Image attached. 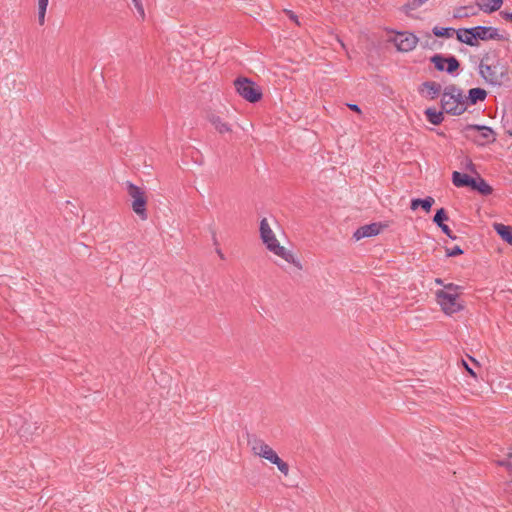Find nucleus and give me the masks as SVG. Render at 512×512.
Returning <instances> with one entry per match:
<instances>
[{"mask_svg": "<svg viewBox=\"0 0 512 512\" xmlns=\"http://www.w3.org/2000/svg\"><path fill=\"white\" fill-rule=\"evenodd\" d=\"M435 295L437 302L446 314H453L463 309V306L457 302V298L459 296L458 293L437 290Z\"/></svg>", "mask_w": 512, "mask_h": 512, "instance_id": "obj_4", "label": "nucleus"}, {"mask_svg": "<svg viewBox=\"0 0 512 512\" xmlns=\"http://www.w3.org/2000/svg\"><path fill=\"white\" fill-rule=\"evenodd\" d=\"M479 74L490 85L500 86L504 73L497 72V66L484 64L483 60L479 64Z\"/></svg>", "mask_w": 512, "mask_h": 512, "instance_id": "obj_6", "label": "nucleus"}, {"mask_svg": "<svg viewBox=\"0 0 512 512\" xmlns=\"http://www.w3.org/2000/svg\"><path fill=\"white\" fill-rule=\"evenodd\" d=\"M127 193L129 197L132 199V209L133 211L143 220L147 219V197L145 192L139 186L127 182Z\"/></svg>", "mask_w": 512, "mask_h": 512, "instance_id": "obj_2", "label": "nucleus"}, {"mask_svg": "<svg viewBox=\"0 0 512 512\" xmlns=\"http://www.w3.org/2000/svg\"><path fill=\"white\" fill-rule=\"evenodd\" d=\"M424 115L427 121L433 125H440L444 120V111H437L433 107L426 108L424 111Z\"/></svg>", "mask_w": 512, "mask_h": 512, "instance_id": "obj_20", "label": "nucleus"}, {"mask_svg": "<svg viewBox=\"0 0 512 512\" xmlns=\"http://www.w3.org/2000/svg\"><path fill=\"white\" fill-rule=\"evenodd\" d=\"M487 97V91L483 88H471L468 95L465 97V103L468 105H475L478 102L484 101Z\"/></svg>", "mask_w": 512, "mask_h": 512, "instance_id": "obj_14", "label": "nucleus"}, {"mask_svg": "<svg viewBox=\"0 0 512 512\" xmlns=\"http://www.w3.org/2000/svg\"><path fill=\"white\" fill-rule=\"evenodd\" d=\"M466 169L469 170L470 172L478 174L476 171L475 164L470 159L467 160Z\"/></svg>", "mask_w": 512, "mask_h": 512, "instance_id": "obj_41", "label": "nucleus"}, {"mask_svg": "<svg viewBox=\"0 0 512 512\" xmlns=\"http://www.w3.org/2000/svg\"><path fill=\"white\" fill-rule=\"evenodd\" d=\"M435 200L431 196H427L424 199L421 198H413L410 203L411 210H416L419 207H422V209L425 212H429L434 204Z\"/></svg>", "mask_w": 512, "mask_h": 512, "instance_id": "obj_19", "label": "nucleus"}, {"mask_svg": "<svg viewBox=\"0 0 512 512\" xmlns=\"http://www.w3.org/2000/svg\"><path fill=\"white\" fill-rule=\"evenodd\" d=\"M432 33L436 37L451 38L456 33V29H454L452 27H439V26H435L432 29Z\"/></svg>", "mask_w": 512, "mask_h": 512, "instance_id": "obj_25", "label": "nucleus"}, {"mask_svg": "<svg viewBox=\"0 0 512 512\" xmlns=\"http://www.w3.org/2000/svg\"><path fill=\"white\" fill-rule=\"evenodd\" d=\"M447 257H456L462 255L464 253L463 249L460 246H454L452 248L445 249Z\"/></svg>", "mask_w": 512, "mask_h": 512, "instance_id": "obj_33", "label": "nucleus"}, {"mask_svg": "<svg viewBox=\"0 0 512 512\" xmlns=\"http://www.w3.org/2000/svg\"><path fill=\"white\" fill-rule=\"evenodd\" d=\"M349 109L356 113H361V109L357 104H348Z\"/></svg>", "mask_w": 512, "mask_h": 512, "instance_id": "obj_43", "label": "nucleus"}, {"mask_svg": "<svg viewBox=\"0 0 512 512\" xmlns=\"http://www.w3.org/2000/svg\"><path fill=\"white\" fill-rule=\"evenodd\" d=\"M466 131H479L480 132V138L481 140H476V143L478 145H485V144H491L496 141V133L495 131L488 126L485 125H479V124H468L465 127Z\"/></svg>", "mask_w": 512, "mask_h": 512, "instance_id": "obj_7", "label": "nucleus"}, {"mask_svg": "<svg viewBox=\"0 0 512 512\" xmlns=\"http://www.w3.org/2000/svg\"><path fill=\"white\" fill-rule=\"evenodd\" d=\"M448 220L447 212L444 208H440L436 210V213L433 217V222L440 227V225L445 224L444 222Z\"/></svg>", "mask_w": 512, "mask_h": 512, "instance_id": "obj_26", "label": "nucleus"}, {"mask_svg": "<svg viewBox=\"0 0 512 512\" xmlns=\"http://www.w3.org/2000/svg\"><path fill=\"white\" fill-rule=\"evenodd\" d=\"M508 134H509L510 136H512V130H509V131H508Z\"/></svg>", "mask_w": 512, "mask_h": 512, "instance_id": "obj_46", "label": "nucleus"}, {"mask_svg": "<svg viewBox=\"0 0 512 512\" xmlns=\"http://www.w3.org/2000/svg\"><path fill=\"white\" fill-rule=\"evenodd\" d=\"M48 3L49 0H38V20L40 25L44 24Z\"/></svg>", "mask_w": 512, "mask_h": 512, "instance_id": "obj_27", "label": "nucleus"}, {"mask_svg": "<svg viewBox=\"0 0 512 512\" xmlns=\"http://www.w3.org/2000/svg\"><path fill=\"white\" fill-rule=\"evenodd\" d=\"M439 228H440V229H441V231H442V232H443L447 237H449L451 240H456V239H457L456 235H454V234L452 233V231H451V229L449 228V226H448V225L443 224V225H440V227H439Z\"/></svg>", "mask_w": 512, "mask_h": 512, "instance_id": "obj_35", "label": "nucleus"}, {"mask_svg": "<svg viewBox=\"0 0 512 512\" xmlns=\"http://www.w3.org/2000/svg\"><path fill=\"white\" fill-rule=\"evenodd\" d=\"M443 94L445 97L453 99V103L464 106L465 96L463 95V90L455 84L447 85L443 90Z\"/></svg>", "mask_w": 512, "mask_h": 512, "instance_id": "obj_12", "label": "nucleus"}, {"mask_svg": "<svg viewBox=\"0 0 512 512\" xmlns=\"http://www.w3.org/2000/svg\"><path fill=\"white\" fill-rule=\"evenodd\" d=\"M247 443L251 447L253 453L260 457L266 454L271 447L267 445L263 440L258 438L255 434L247 433Z\"/></svg>", "mask_w": 512, "mask_h": 512, "instance_id": "obj_10", "label": "nucleus"}, {"mask_svg": "<svg viewBox=\"0 0 512 512\" xmlns=\"http://www.w3.org/2000/svg\"><path fill=\"white\" fill-rule=\"evenodd\" d=\"M262 241L266 245L267 249L273 253L277 250L276 246H281L278 240L276 239L275 234H272L267 238H263Z\"/></svg>", "mask_w": 512, "mask_h": 512, "instance_id": "obj_28", "label": "nucleus"}, {"mask_svg": "<svg viewBox=\"0 0 512 512\" xmlns=\"http://www.w3.org/2000/svg\"><path fill=\"white\" fill-rule=\"evenodd\" d=\"M425 37L427 38V40L422 44L423 48H432V44L430 43V41H432V43H435V41L432 40L431 34L429 32H426Z\"/></svg>", "mask_w": 512, "mask_h": 512, "instance_id": "obj_39", "label": "nucleus"}, {"mask_svg": "<svg viewBox=\"0 0 512 512\" xmlns=\"http://www.w3.org/2000/svg\"><path fill=\"white\" fill-rule=\"evenodd\" d=\"M423 5L421 0H408L403 6L402 11L409 14L410 11L416 10Z\"/></svg>", "mask_w": 512, "mask_h": 512, "instance_id": "obj_29", "label": "nucleus"}, {"mask_svg": "<svg viewBox=\"0 0 512 512\" xmlns=\"http://www.w3.org/2000/svg\"><path fill=\"white\" fill-rule=\"evenodd\" d=\"M462 362H463V365L465 366L466 371H467V372H468L472 377L476 378V373H475V371H474L471 367H469V365H468L464 360H462Z\"/></svg>", "mask_w": 512, "mask_h": 512, "instance_id": "obj_42", "label": "nucleus"}, {"mask_svg": "<svg viewBox=\"0 0 512 512\" xmlns=\"http://www.w3.org/2000/svg\"><path fill=\"white\" fill-rule=\"evenodd\" d=\"M236 92L247 102L256 103L263 97L262 89L250 78L239 76L234 80Z\"/></svg>", "mask_w": 512, "mask_h": 512, "instance_id": "obj_1", "label": "nucleus"}, {"mask_svg": "<svg viewBox=\"0 0 512 512\" xmlns=\"http://www.w3.org/2000/svg\"><path fill=\"white\" fill-rule=\"evenodd\" d=\"M498 464L512 471V452L508 454L506 459L498 461Z\"/></svg>", "mask_w": 512, "mask_h": 512, "instance_id": "obj_36", "label": "nucleus"}, {"mask_svg": "<svg viewBox=\"0 0 512 512\" xmlns=\"http://www.w3.org/2000/svg\"><path fill=\"white\" fill-rule=\"evenodd\" d=\"M134 6H135V9L137 10L140 18L142 20H144L145 18V11H144V7H143V4H142V1L141 0H132Z\"/></svg>", "mask_w": 512, "mask_h": 512, "instance_id": "obj_34", "label": "nucleus"}, {"mask_svg": "<svg viewBox=\"0 0 512 512\" xmlns=\"http://www.w3.org/2000/svg\"><path fill=\"white\" fill-rule=\"evenodd\" d=\"M471 190L482 196H489L493 192V188L479 174H477V178H474Z\"/></svg>", "mask_w": 512, "mask_h": 512, "instance_id": "obj_15", "label": "nucleus"}, {"mask_svg": "<svg viewBox=\"0 0 512 512\" xmlns=\"http://www.w3.org/2000/svg\"><path fill=\"white\" fill-rule=\"evenodd\" d=\"M479 10L485 13H492L499 10L503 4V0H475Z\"/></svg>", "mask_w": 512, "mask_h": 512, "instance_id": "obj_17", "label": "nucleus"}, {"mask_svg": "<svg viewBox=\"0 0 512 512\" xmlns=\"http://www.w3.org/2000/svg\"><path fill=\"white\" fill-rule=\"evenodd\" d=\"M272 234H274V232L270 228L267 219L263 218L260 221V237H261V239L267 238L268 236H270Z\"/></svg>", "mask_w": 512, "mask_h": 512, "instance_id": "obj_31", "label": "nucleus"}, {"mask_svg": "<svg viewBox=\"0 0 512 512\" xmlns=\"http://www.w3.org/2000/svg\"><path fill=\"white\" fill-rule=\"evenodd\" d=\"M440 103L442 110L452 116H459L466 111V106H460L459 104L453 103V99L445 97L443 93Z\"/></svg>", "mask_w": 512, "mask_h": 512, "instance_id": "obj_11", "label": "nucleus"}, {"mask_svg": "<svg viewBox=\"0 0 512 512\" xmlns=\"http://www.w3.org/2000/svg\"><path fill=\"white\" fill-rule=\"evenodd\" d=\"M430 62L434 65L437 71L444 72L447 64V56L440 53L434 54L430 57Z\"/></svg>", "mask_w": 512, "mask_h": 512, "instance_id": "obj_24", "label": "nucleus"}, {"mask_svg": "<svg viewBox=\"0 0 512 512\" xmlns=\"http://www.w3.org/2000/svg\"><path fill=\"white\" fill-rule=\"evenodd\" d=\"M381 225L378 223H371L359 227L353 234V238L359 241L363 238L376 236L380 233Z\"/></svg>", "mask_w": 512, "mask_h": 512, "instance_id": "obj_9", "label": "nucleus"}, {"mask_svg": "<svg viewBox=\"0 0 512 512\" xmlns=\"http://www.w3.org/2000/svg\"><path fill=\"white\" fill-rule=\"evenodd\" d=\"M469 38L466 40L469 43L475 44L477 46L478 40L487 41V40H503L504 37L498 33V29L490 26H475L468 28Z\"/></svg>", "mask_w": 512, "mask_h": 512, "instance_id": "obj_3", "label": "nucleus"}, {"mask_svg": "<svg viewBox=\"0 0 512 512\" xmlns=\"http://www.w3.org/2000/svg\"><path fill=\"white\" fill-rule=\"evenodd\" d=\"M444 289L446 292L458 293V291L461 289V286L454 283H448L444 285Z\"/></svg>", "mask_w": 512, "mask_h": 512, "instance_id": "obj_37", "label": "nucleus"}, {"mask_svg": "<svg viewBox=\"0 0 512 512\" xmlns=\"http://www.w3.org/2000/svg\"><path fill=\"white\" fill-rule=\"evenodd\" d=\"M493 228L503 241L512 245V227L502 223H494Z\"/></svg>", "mask_w": 512, "mask_h": 512, "instance_id": "obj_21", "label": "nucleus"}, {"mask_svg": "<svg viewBox=\"0 0 512 512\" xmlns=\"http://www.w3.org/2000/svg\"><path fill=\"white\" fill-rule=\"evenodd\" d=\"M276 249L277 250L274 252L275 255L283 258L288 263L293 264L298 269H302V265H301L300 261L294 257V254L292 253V251L287 250L283 246H276Z\"/></svg>", "mask_w": 512, "mask_h": 512, "instance_id": "obj_18", "label": "nucleus"}, {"mask_svg": "<svg viewBox=\"0 0 512 512\" xmlns=\"http://www.w3.org/2000/svg\"><path fill=\"white\" fill-rule=\"evenodd\" d=\"M397 50L400 52H410L417 46L419 38L408 31L397 32L395 38L392 39Z\"/></svg>", "mask_w": 512, "mask_h": 512, "instance_id": "obj_5", "label": "nucleus"}, {"mask_svg": "<svg viewBox=\"0 0 512 512\" xmlns=\"http://www.w3.org/2000/svg\"><path fill=\"white\" fill-rule=\"evenodd\" d=\"M285 13L290 20L294 21L297 25H300V23L298 21V16L293 11L285 10Z\"/></svg>", "mask_w": 512, "mask_h": 512, "instance_id": "obj_40", "label": "nucleus"}, {"mask_svg": "<svg viewBox=\"0 0 512 512\" xmlns=\"http://www.w3.org/2000/svg\"><path fill=\"white\" fill-rule=\"evenodd\" d=\"M501 14L506 21H512V12H501Z\"/></svg>", "mask_w": 512, "mask_h": 512, "instance_id": "obj_44", "label": "nucleus"}, {"mask_svg": "<svg viewBox=\"0 0 512 512\" xmlns=\"http://www.w3.org/2000/svg\"><path fill=\"white\" fill-rule=\"evenodd\" d=\"M474 178L468 174L454 171L452 173V183L458 188L468 187L471 189Z\"/></svg>", "mask_w": 512, "mask_h": 512, "instance_id": "obj_16", "label": "nucleus"}, {"mask_svg": "<svg viewBox=\"0 0 512 512\" xmlns=\"http://www.w3.org/2000/svg\"><path fill=\"white\" fill-rule=\"evenodd\" d=\"M456 38L459 42L464 43L468 46H475V44L469 43L466 39L469 38L468 28H460L456 30Z\"/></svg>", "mask_w": 512, "mask_h": 512, "instance_id": "obj_30", "label": "nucleus"}, {"mask_svg": "<svg viewBox=\"0 0 512 512\" xmlns=\"http://www.w3.org/2000/svg\"><path fill=\"white\" fill-rule=\"evenodd\" d=\"M441 90V85L435 81H425L418 87V93L429 100L436 99Z\"/></svg>", "mask_w": 512, "mask_h": 512, "instance_id": "obj_8", "label": "nucleus"}, {"mask_svg": "<svg viewBox=\"0 0 512 512\" xmlns=\"http://www.w3.org/2000/svg\"><path fill=\"white\" fill-rule=\"evenodd\" d=\"M478 14V10L472 6H461L455 10L454 18H469Z\"/></svg>", "mask_w": 512, "mask_h": 512, "instance_id": "obj_22", "label": "nucleus"}, {"mask_svg": "<svg viewBox=\"0 0 512 512\" xmlns=\"http://www.w3.org/2000/svg\"><path fill=\"white\" fill-rule=\"evenodd\" d=\"M264 459L268 460L269 462H271L272 464H279V462L281 461V458L277 455V453L271 448L269 449V451H266V454L263 455Z\"/></svg>", "mask_w": 512, "mask_h": 512, "instance_id": "obj_32", "label": "nucleus"}, {"mask_svg": "<svg viewBox=\"0 0 512 512\" xmlns=\"http://www.w3.org/2000/svg\"><path fill=\"white\" fill-rule=\"evenodd\" d=\"M435 283H436V284H438V285H442V286H444V285H445V284H444V281H443L441 278H436V279H435Z\"/></svg>", "mask_w": 512, "mask_h": 512, "instance_id": "obj_45", "label": "nucleus"}, {"mask_svg": "<svg viewBox=\"0 0 512 512\" xmlns=\"http://www.w3.org/2000/svg\"><path fill=\"white\" fill-rule=\"evenodd\" d=\"M207 120L220 134L232 132L231 125L225 122L219 115L215 113H208Z\"/></svg>", "mask_w": 512, "mask_h": 512, "instance_id": "obj_13", "label": "nucleus"}, {"mask_svg": "<svg viewBox=\"0 0 512 512\" xmlns=\"http://www.w3.org/2000/svg\"><path fill=\"white\" fill-rule=\"evenodd\" d=\"M459 68H460L459 60L453 55H448L447 56V64L445 66V72L454 76V75H457Z\"/></svg>", "mask_w": 512, "mask_h": 512, "instance_id": "obj_23", "label": "nucleus"}, {"mask_svg": "<svg viewBox=\"0 0 512 512\" xmlns=\"http://www.w3.org/2000/svg\"><path fill=\"white\" fill-rule=\"evenodd\" d=\"M278 467V469L280 470V472H282L284 475H288V472H289V465L284 462L282 459L281 461L279 462V464L276 465Z\"/></svg>", "mask_w": 512, "mask_h": 512, "instance_id": "obj_38", "label": "nucleus"}]
</instances>
